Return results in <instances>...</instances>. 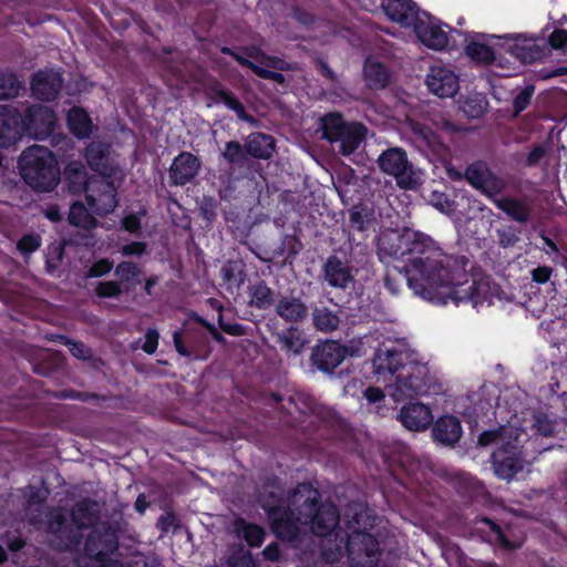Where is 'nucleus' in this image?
<instances>
[{"label": "nucleus", "mask_w": 567, "mask_h": 567, "mask_svg": "<svg viewBox=\"0 0 567 567\" xmlns=\"http://www.w3.org/2000/svg\"><path fill=\"white\" fill-rule=\"evenodd\" d=\"M378 254L383 262L403 260L408 287L414 296L431 303L471 302L478 308L499 298L498 287L489 279L468 281L465 258L443 252L431 237L417 230L381 234Z\"/></svg>", "instance_id": "1"}, {"label": "nucleus", "mask_w": 567, "mask_h": 567, "mask_svg": "<svg viewBox=\"0 0 567 567\" xmlns=\"http://www.w3.org/2000/svg\"><path fill=\"white\" fill-rule=\"evenodd\" d=\"M373 374L396 402L427 395L436 384L429 362L403 341L384 343L373 358Z\"/></svg>", "instance_id": "2"}, {"label": "nucleus", "mask_w": 567, "mask_h": 567, "mask_svg": "<svg viewBox=\"0 0 567 567\" xmlns=\"http://www.w3.org/2000/svg\"><path fill=\"white\" fill-rule=\"evenodd\" d=\"M85 158L92 171L100 177L86 181L85 167L81 162H71L65 168L66 179L76 192L84 188L91 213L106 215L117 205L114 181L124 178L123 172L110 155L106 144L92 142L85 151Z\"/></svg>", "instance_id": "3"}, {"label": "nucleus", "mask_w": 567, "mask_h": 567, "mask_svg": "<svg viewBox=\"0 0 567 567\" xmlns=\"http://www.w3.org/2000/svg\"><path fill=\"white\" fill-rule=\"evenodd\" d=\"M318 491L310 484H300L289 503V513L279 509L269 512V519L274 532L285 538H293L300 533L299 525L310 524L311 530L326 537L337 527L339 512L334 505H322L317 508Z\"/></svg>", "instance_id": "4"}, {"label": "nucleus", "mask_w": 567, "mask_h": 567, "mask_svg": "<svg viewBox=\"0 0 567 567\" xmlns=\"http://www.w3.org/2000/svg\"><path fill=\"white\" fill-rule=\"evenodd\" d=\"M525 435L513 425L502 426L498 431H486L480 435V445H496L492 458L494 472L499 478L509 481L524 468L525 457L519 443Z\"/></svg>", "instance_id": "5"}, {"label": "nucleus", "mask_w": 567, "mask_h": 567, "mask_svg": "<svg viewBox=\"0 0 567 567\" xmlns=\"http://www.w3.org/2000/svg\"><path fill=\"white\" fill-rule=\"evenodd\" d=\"M19 168L24 182L39 192L52 190L60 181L58 159L47 147L33 145L19 158Z\"/></svg>", "instance_id": "6"}, {"label": "nucleus", "mask_w": 567, "mask_h": 567, "mask_svg": "<svg viewBox=\"0 0 567 567\" xmlns=\"http://www.w3.org/2000/svg\"><path fill=\"white\" fill-rule=\"evenodd\" d=\"M380 169L394 177L398 186L403 189H415L422 183L421 171L414 168L406 153L400 147L388 148L378 157Z\"/></svg>", "instance_id": "7"}, {"label": "nucleus", "mask_w": 567, "mask_h": 567, "mask_svg": "<svg viewBox=\"0 0 567 567\" xmlns=\"http://www.w3.org/2000/svg\"><path fill=\"white\" fill-rule=\"evenodd\" d=\"M322 138L337 144L343 155L352 154L362 142L364 128L360 124H346L339 114H328L321 118Z\"/></svg>", "instance_id": "8"}, {"label": "nucleus", "mask_w": 567, "mask_h": 567, "mask_svg": "<svg viewBox=\"0 0 567 567\" xmlns=\"http://www.w3.org/2000/svg\"><path fill=\"white\" fill-rule=\"evenodd\" d=\"M382 8L391 20L413 27L415 35H446L426 14L421 18L411 0H383Z\"/></svg>", "instance_id": "9"}, {"label": "nucleus", "mask_w": 567, "mask_h": 567, "mask_svg": "<svg viewBox=\"0 0 567 567\" xmlns=\"http://www.w3.org/2000/svg\"><path fill=\"white\" fill-rule=\"evenodd\" d=\"M467 182L494 202L505 189L504 179L492 173L484 164H473L465 172Z\"/></svg>", "instance_id": "10"}, {"label": "nucleus", "mask_w": 567, "mask_h": 567, "mask_svg": "<svg viewBox=\"0 0 567 567\" xmlns=\"http://www.w3.org/2000/svg\"><path fill=\"white\" fill-rule=\"evenodd\" d=\"M56 116L45 105H33L28 109L27 115L22 118L23 131L35 140H43L54 128Z\"/></svg>", "instance_id": "11"}, {"label": "nucleus", "mask_w": 567, "mask_h": 567, "mask_svg": "<svg viewBox=\"0 0 567 567\" xmlns=\"http://www.w3.org/2000/svg\"><path fill=\"white\" fill-rule=\"evenodd\" d=\"M429 90L439 97H452L458 89V78L445 66H432L426 75Z\"/></svg>", "instance_id": "12"}, {"label": "nucleus", "mask_w": 567, "mask_h": 567, "mask_svg": "<svg viewBox=\"0 0 567 567\" xmlns=\"http://www.w3.org/2000/svg\"><path fill=\"white\" fill-rule=\"evenodd\" d=\"M23 123L21 113L11 105L0 106V147L14 144L22 134Z\"/></svg>", "instance_id": "13"}, {"label": "nucleus", "mask_w": 567, "mask_h": 567, "mask_svg": "<svg viewBox=\"0 0 567 567\" xmlns=\"http://www.w3.org/2000/svg\"><path fill=\"white\" fill-rule=\"evenodd\" d=\"M249 55L254 56L256 62H252L243 55L234 54L235 59L240 64H244L251 69L258 76L264 79H270L278 83H282L285 81V78L281 73L267 69L272 68L276 70H284L286 68L285 61L278 58L265 55L264 53L259 52H257L255 55L252 53H250Z\"/></svg>", "instance_id": "14"}, {"label": "nucleus", "mask_w": 567, "mask_h": 567, "mask_svg": "<svg viewBox=\"0 0 567 567\" xmlns=\"http://www.w3.org/2000/svg\"><path fill=\"white\" fill-rule=\"evenodd\" d=\"M347 357V350L336 341H326L312 352L313 364L321 371L334 370Z\"/></svg>", "instance_id": "15"}, {"label": "nucleus", "mask_w": 567, "mask_h": 567, "mask_svg": "<svg viewBox=\"0 0 567 567\" xmlns=\"http://www.w3.org/2000/svg\"><path fill=\"white\" fill-rule=\"evenodd\" d=\"M199 168V159L190 153L183 152L174 158L169 177L175 185H185L198 174Z\"/></svg>", "instance_id": "16"}, {"label": "nucleus", "mask_w": 567, "mask_h": 567, "mask_svg": "<svg viewBox=\"0 0 567 567\" xmlns=\"http://www.w3.org/2000/svg\"><path fill=\"white\" fill-rule=\"evenodd\" d=\"M399 419L410 431H423L433 421V414L429 406L422 403H409L402 406Z\"/></svg>", "instance_id": "17"}, {"label": "nucleus", "mask_w": 567, "mask_h": 567, "mask_svg": "<svg viewBox=\"0 0 567 567\" xmlns=\"http://www.w3.org/2000/svg\"><path fill=\"white\" fill-rule=\"evenodd\" d=\"M62 86V79L54 70L39 71L32 80L33 95L40 100H53Z\"/></svg>", "instance_id": "18"}, {"label": "nucleus", "mask_w": 567, "mask_h": 567, "mask_svg": "<svg viewBox=\"0 0 567 567\" xmlns=\"http://www.w3.org/2000/svg\"><path fill=\"white\" fill-rule=\"evenodd\" d=\"M323 275L326 281L336 288H346L353 280L352 267L336 256L328 258L324 264Z\"/></svg>", "instance_id": "19"}, {"label": "nucleus", "mask_w": 567, "mask_h": 567, "mask_svg": "<svg viewBox=\"0 0 567 567\" xmlns=\"http://www.w3.org/2000/svg\"><path fill=\"white\" fill-rule=\"evenodd\" d=\"M432 432L437 443L452 446L461 439L462 425L457 417L445 415L435 422Z\"/></svg>", "instance_id": "20"}, {"label": "nucleus", "mask_w": 567, "mask_h": 567, "mask_svg": "<svg viewBox=\"0 0 567 567\" xmlns=\"http://www.w3.org/2000/svg\"><path fill=\"white\" fill-rule=\"evenodd\" d=\"M346 547L350 556H360L363 553L369 563L374 561L379 551L377 539L370 534L360 532H355L349 536Z\"/></svg>", "instance_id": "21"}, {"label": "nucleus", "mask_w": 567, "mask_h": 567, "mask_svg": "<svg viewBox=\"0 0 567 567\" xmlns=\"http://www.w3.org/2000/svg\"><path fill=\"white\" fill-rule=\"evenodd\" d=\"M363 78L365 84L374 90L385 87L390 81V74L385 66L373 58L365 60Z\"/></svg>", "instance_id": "22"}, {"label": "nucleus", "mask_w": 567, "mask_h": 567, "mask_svg": "<svg viewBox=\"0 0 567 567\" xmlns=\"http://www.w3.org/2000/svg\"><path fill=\"white\" fill-rule=\"evenodd\" d=\"M276 311L284 320L296 322L307 317L308 308L297 297H282L276 306Z\"/></svg>", "instance_id": "23"}, {"label": "nucleus", "mask_w": 567, "mask_h": 567, "mask_svg": "<svg viewBox=\"0 0 567 567\" xmlns=\"http://www.w3.org/2000/svg\"><path fill=\"white\" fill-rule=\"evenodd\" d=\"M245 147L251 156L266 159L275 152V140L267 134L252 133L248 136Z\"/></svg>", "instance_id": "24"}, {"label": "nucleus", "mask_w": 567, "mask_h": 567, "mask_svg": "<svg viewBox=\"0 0 567 567\" xmlns=\"http://www.w3.org/2000/svg\"><path fill=\"white\" fill-rule=\"evenodd\" d=\"M68 125L70 131L79 138H86L92 133V122L87 113L81 107H73L69 111Z\"/></svg>", "instance_id": "25"}, {"label": "nucleus", "mask_w": 567, "mask_h": 567, "mask_svg": "<svg viewBox=\"0 0 567 567\" xmlns=\"http://www.w3.org/2000/svg\"><path fill=\"white\" fill-rule=\"evenodd\" d=\"M281 348L290 354H300L307 343L305 334L296 328H290L279 336Z\"/></svg>", "instance_id": "26"}, {"label": "nucleus", "mask_w": 567, "mask_h": 567, "mask_svg": "<svg viewBox=\"0 0 567 567\" xmlns=\"http://www.w3.org/2000/svg\"><path fill=\"white\" fill-rule=\"evenodd\" d=\"M494 204L514 220L522 223L526 221L528 218V209L523 202L511 197H501L494 198Z\"/></svg>", "instance_id": "27"}, {"label": "nucleus", "mask_w": 567, "mask_h": 567, "mask_svg": "<svg viewBox=\"0 0 567 567\" xmlns=\"http://www.w3.org/2000/svg\"><path fill=\"white\" fill-rule=\"evenodd\" d=\"M69 220L72 225L83 229L96 226V220L82 203H74L70 208Z\"/></svg>", "instance_id": "28"}, {"label": "nucleus", "mask_w": 567, "mask_h": 567, "mask_svg": "<svg viewBox=\"0 0 567 567\" xmlns=\"http://www.w3.org/2000/svg\"><path fill=\"white\" fill-rule=\"evenodd\" d=\"M236 530L238 534L243 535L245 540L251 547H258L264 542L265 530L258 525L249 524L239 519L236 523Z\"/></svg>", "instance_id": "29"}, {"label": "nucleus", "mask_w": 567, "mask_h": 567, "mask_svg": "<svg viewBox=\"0 0 567 567\" xmlns=\"http://www.w3.org/2000/svg\"><path fill=\"white\" fill-rule=\"evenodd\" d=\"M313 323L318 330L330 332L338 328L340 319L328 308H318L313 311Z\"/></svg>", "instance_id": "30"}, {"label": "nucleus", "mask_w": 567, "mask_h": 567, "mask_svg": "<svg viewBox=\"0 0 567 567\" xmlns=\"http://www.w3.org/2000/svg\"><path fill=\"white\" fill-rule=\"evenodd\" d=\"M250 303L259 309H267L272 303V291L265 284H258L250 289Z\"/></svg>", "instance_id": "31"}, {"label": "nucleus", "mask_w": 567, "mask_h": 567, "mask_svg": "<svg viewBox=\"0 0 567 567\" xmlns=\"http://www.w3.org/2000/svg\"><path fill=\"white\" fill-rule=\"evenodd\" d=\"M466 55L476 62L481 63H491L494 60V52L493 50L478 42H471L465 48Z\"/></svg>", "instance_id": "32"}, {"label": "nucleus", "mask_w": 567, "mask_h": 567, "mask_svg": "<svg viewBox=\"0 0 567 567\" xmlns=\"http://www.w3.org/2000/svg\"><path fill=\"white\" fill-rule=\"evenodd\" d=\"M19 87L20 83L13 73L0 71V100L16 96Z\"/></svg>", "instance_id": "33"}, {"label": "nucleus", "mask_w": 567, "mask_h": 567, "mask_svg": "<svg viewBox=\"0 0 567 567\" xmlns=\"http://www.w3.org/2000/svg\"><path fill=\"white\" fill-rule=\"evenodd\" d=\"M414 141L420 147L425 146L434 150L437 144V136L433 131L424 125L415 124L412 127Z\"/></svg>", "instance_id": "34"}, {"label": "nucleus", "mask_w": 567, "mask_h": 567, "mask_svg": "<svg viewBox=\"0 0 567 567\" xmlns=\"http://www.w3.org/2000/svg\"><path fill=\"white\" fill-rule=\"evenodd\" d=\"M460 107L468 117H480L485 111L484 99L481 96L465 99L461 102Z\"/></svg>", "instance_id": "35"}, {"label": "nucleus", "mask_w": 567, "mask_h": 567, "mask_svg": "<svg viewBox=\"0 0 567 567\" xmlns=\"http://www.w3.org/2000/svg\"><path fill=\"white\" fill-rule=\"evenodd\" d=\"M289 400L301 413L307 414L315 411V399L307 393L298 392L290 396Z\"/></svg>", "instance_id": "36"}, {"label": "nucleus", "mask_w": 567, "mask_h": 567, "mask_svg": "<svg viewBox=\"0 0 567 567\" xmlns=\"http://www.w3.org/2000/svg\"><path fill=\"white\" fill-rule=\"evenodd\" d=\"M115 274L122 281H133L140 274V269L135 264L123 261L115 268Z\"/></svg>", "instance_id": "37"}, {"label": "nucleus", "mask_w": 567, "mask_h": 567, "mask_svg": "<svg viewBox=\"0 0 567 567\" xmlns=\"http://www.w3.org/2000/svg\"><path fill=\"white\" fill-rule=\"evenodd\" d=\"M96 295L102 298H113L121 295L122 289L116 281H103L95 288Z\"/></svg>", "instance_id": "38"}, {"label": "nucleus", "mask_w": 567, "mask_h": 567, "mask_svg": "<svg viewBox=\"0 0 567 567\" xmlns=\"http://www.w3.org/2000/svg\"><path fill=\"white\" fill-rule=\"evenodd\" d=\"M218 95L226 106L235 111L239 117L246 118L245 109L243 104L234 95H231L229 92L225 90L218 91Z\"/></svg>", "instance_id": "39"}, {"label": "nucleus", "mask_w": 567, "mask_h": 567, "mask_svg": "<svg viewBox=\"0 0 567 567\" xmlns=\"http://www.w3.org/2000/svg\"><path fill=\"white\" fill-rule=\"evenodd\" d=\"M223 156L229 163H239L244 158V151L239 143L237 142H228L226 144L225 151L223 152Z\"/></svg>", "instance_id": "40"}, {"label": "nucleus", "mask_w": 567, "mask_h": 567, "mask_svg": "<svg viewBox=\"0 0 567 567\" xmlns=\"http://www.w3.org/2000/svg\"><path fill=\"white\" fill-rule=\"evenodd\" d=\"M534 427L544 436H548L554 432L553 421L544 414H536L534 416Z\"/></svg>", "instance_id": "41"}, {"label": "nucleus", "mask_w": 567, "mask_h": 567, "mask_svg": "<svg viewBox=\"0 0 567 567\" xmlns=\"http://www.w3.org/2000/svg\"><path fill=\"white\" fill-rule=\"evenodd\" d=\"M40 238L35 235H25L19 243L18 248L22 254H30L35 251L40 247Z\"/></svg>", "instance_id": "42"}, {"label": "nucleus", "mask_w": 567, "mask_h": 567, "mask_svg": "<svg viewBox=\"0 0 567 567\" xmlns=\"http://www.w3.org/2000/svg\"><path fill=\"white\" fill-rule=\"evenodd\" d=\"M347 350V355L360 357L367 352L365 338H355L349 341L347 346H343Z\"/></svg>", "instance_id": "43"}, {"label": "nucleus", "mask_w": 567, "mask_h": 567, "mask_svg": "<svg viewBox=\"0 0 567 567\" xmlns=\"http://www.w3.org/2000/svg\"><path fill=\"white\" fill-rule=\"evenodd\" d=\"M113 268V262L107 259H101L92 265L86 277H101L109 274Z\"/></svg>", "instance_id": "44"}, {"label": "nucleus", "mask_w": 567, "mask_h": 567, "mask_svg": "<svg viewBox=\"0 0 567 567\" xmlns=\"http://www.w3.org/2000/svg\"><path fill=\"white\" fill-rule=\"evenodd\" d=\"M145 212L141 210L137 214H130L122 220L123 227L130 233H136L141 227V217Z\"/></svg>", "instance_id": "45"}, {"label": "nucleus", "mask_w": 567, "mask_h": 567, "mask_svg": "<svg viewBox=\"0 0 567 567\" xmlns=\"http://www.w3.org/2000/svg\"><path fill=\"white\" fill-rule=\"evenodd\" d=\"M158 332L155 330V329H148L146 334H145V342L142 347V349L146 352V353H154L157 349V344H158Z\"/></svg>", "instance_id": "46"}, {"label": "nucleus", "mask_w": 567, "mask_h": 567, "mask_svg": "<svg viewBox=\"0 0 567 567\" xmlns=\"http://www.w3.org/2000/svg\"><path fill=\"white\" fill-rule=\"evenodd\" d=\"M553 274V269L547 266L537 267L532 270V279L537 284H546L549 281Z\"/></svg>", "instance_id": "47"}, {"label": "nucleus", "mask_w": 567, "mask_h": 567, "mask_svg": "<svg viewBox=\"0 0 567 567\" xmlns=\"http://www.w3.org/2000/svg\"><path fill=\"white\" fill-rule=\"evenodd\" d=\"M426 48L441 51L449 44V38H417Z\"/></svg>", "instance_id": "48"}, {"label": "nucleus", "mask_w": 567, "mask_h": 567, "mask_svg": "<svg viewBox=\"0 0 567 567\" xmlns=\"http://www.w3.org/2000/svg\"><path fill=\"white\" fill-rule=\"evenodd\" d=\"M532 91L528 89L523 90L514 100V107L516 113L524 111L530 102Z\"/></svg>", "instance_id": "49"}, {"label": "nucleus", "mask_w": 567, "mask_h": 567, "mask_svg": "<svg viewBox=\"0 0 567 567\" xmlns=\"http://www.w3.org/2000/svg\"><path fill=\"white\" fill-rule=\"evenodd\" d=\"M545 148L543 146L534 147L526 157V165H536L544 156Z\"/></svg>", "instance_id": "50"}, {"label": "nucleus", "mask_w": 567, "mask_h": 567, "mask_svg": "<svg viewBox=\"0 0 567 567\" xmlns=\"http://www.w3.org/2000/svg\"><path fill=\"white\" fill-rule=\"evenodd\" d=\"M145 250V245L143 243H131L122 248V254L124 256H131V255H141Z\"/></svg>", "instance_id": "51"}, {"label": "nucleus", "mask_w": 567, "mask_h": 567, "mask_svg": "<svg viewBox=\"0 0 567 567\" xmlns=\"http://www.w3.org/2000/svg\"><path fill=\"white\" fill-rule=\"evenodd\" d=\"M68 344H69V349H70L71 353L75 358L84 359V358L87 357L89 350L84 347L83 343L76 342V341H72V342H69Z\"/></svg>", "instance_id": "52"}, {"label": "nucleus", "mask_w": 567, "mask_h": 567, "mask_svg": "<svg viewBox=\"0 0 567 567\" xmlns=\"http://www.w3.org/2000/svg\"><path fill=\"white\" fill-rule=\"evenodd\" d=\"M364 396L370 403H378L384 399V393L379 388H368L364 391Z\"/></svg>", "instance_id": "53"}, {"label": "nucleus", "mask_w": 567, "mask_h": 567, "mask_svg": "<svg viewBox=\"0 0 567 567\" xmlns=\"http://www.w3.org/2000/svg\"><path fill=\"white\" fill-rule=\"evenodd\" d=\"M484 523H486L489 528L494 532L496 539L506 548H512L513 546L505 539L504 535L502 534L499 527L494 524L493 522L485 519Z\"/></svg>", "instance_id": "54"}, {"label": "nucleus", "mask_w": 567, "mask_h": 567, "mask_svg": "<svg viewBox=\"0 0 567 567\" xmlns=\"http://www.w3.org/2000/svg\"><path fill=\"white\" fill-rule=\"evenodd\" d=\"M83 505L82 504H79L76 505V507L72 511V517H73V520L74 523L79 526V527H85L86 525H89L91 523V518L90 517H84L83 519H80L79 518V514L83 512Z\"/></svg>", "instance_id": "55"}, {"label": "nucleus", "mask_w": 567, "mask_h": 567, "mask_svg": "<svg viewBox=\"0 0 567 567\" xmlns=\"http://www.w3.org/2000/svg\"><path fill=\"white\" fill-rule=\"evenodd\" d=\"M262 555L265 556L266 559L268 560H271V561H275L279 558L280 556V550H279V547L277 544H270L268 545L264 551H262Z\"/></svg>", "instance_id": "56"}, {"label": "nucleus", "mask_w": 567, "mask_h": 567, "mask_svg": "<svg viewBox=\"0 0 567 567\" xmlns=\"http://www.w3.org/2000/svg\"><path fill=\"white\" fill-rule=\"evenodd\" d=\"M434 206L444 214H450L452 212V203L446 198L439 197L437 202L434 203Z\"/></svg>", "instance_id": "57"}, {"label": "nucleus", "mask_w": 567, "mask_h": 567, "mask_svg": "<svg viewBox=\"0 0 567 567\" xmlns=\"http://www.w3.org/2000/svg\"><path fill=\"white\" fill-rule=\"evenodd\" d=\"M545 240V244H546V248H545V251L547 255H555V257H553V260L554 261H557V257H558V248L556 246V244L554 241H551L550 239L548 238H544Z\"/></svg>", "instance_id": "58"}, {"label": "nucleus", "mask_w": 567, "mask_h": 567, "mask_svg": "<svg viewBox=\"0 0 567 567\" xmlns=\"http://www.w3.org/2000/svg\"><path fill=\"white\" fill-rule=\"evenodd\" d=\"M173 339H174V343H175V348H176L177 352L182 355H187V351L182 342L181 333L178 331L174 332Z\"/></svg>", "instance_id": "59"}, {"label": "nucleus", "mask_w": 567, "mask_h": 567, "mask_svg": "<svg viewBox=\"0 0 567 567\" xmlns=\"http://www.w3.org/2000/svg\"><path fill=\"white\" fill-rule=\"evenodd\" d=\"M45 217L49 218L52 221L60 220L61 219V215H60V212H59L58 207H55V206L48 207L47 210H45Z\"/></svg>", "instance_id": "60"}, {"label": "nucleus", "mask_w": 567, "mask_h": 567, "mask_svg": "<svg viewBox=\"0 0 567 567\" xmlns=\"http://www.w3.org/2000/svg\"><path fill=\"white\" fill-rule=\"evenodd\" d=\"M94 540V536L91 535L86 542V545H85V550L87 551V554L90 556H95L96 558H100V556L102 555V550H99V551H94V549L92 548V543Z\"/></svg>", "instance_id": "61"}, {"label": "nucleus", "mask_w": 567, "mask_h": 567, "mask_svg": "<svg viewBox=\"0 0 567 567\" xmlns=\"http://www.w3.org/2000/svg\"><path fill=\"white\" fill-rule=\"evenodd\" d=\"M478 408L483 414L487 415L488 412L493 409V399H488L483 403H480Z\"/></svg>", "instance_id": "62"}, {"label": "nucleus", "mask_w": 567, "mask_h": 567, "mask_svg": "<svg viewBox=\"0 0 567 567\" xmlns=\"http://www.w3.org/2000/svg\"><path fill=\"white\" fill-rule=\"evenodd\" d=\"M553 47L567 48V38H548Z\"/></svg>", "instance_id": "63"}, {"label": "nucleus", "mask_w": 567, "mask_h": 567, "mask_svg": "<svg viewBox=\"0 0 567 567\" xmlns=\"http://www.w3.org/2000/svg\"><path fill=\"white\" fill-rule=\"evenodd\" d=\"M385 287L393 295L398 292V285L394 284L393 279L390 276L385 277Z\"/></svg>", "instance_id": "64"}]
</instances>
